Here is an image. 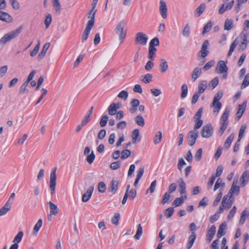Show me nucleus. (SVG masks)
Listing matches in <instances>:
<instances>
[{
	"mask_svg": "<svg viewBox=\"0 0 249 249\" xmlns=\"http://www.w3.org/2000/svg\"><path fill=\"white\" fill-rule=\"evenodd\" d=\"M218 84V78L215 77L213 78L209 84L210 87H212L213 89L215 88Z\"/></svg>",
	"mask_w": 249,
	"mask_h": 249,
	"instance_id": "61",
	"label": "nucleus"
},
{
	"mask_svg": "<svg viewBox=\"0 0 249 249\" xmlns=\"http://www.w3.org/2000/svg\"><path fill=\"white\" fill-rule=\"evenodd\" d=\"M248 212L246 210H244L241 213L240 219L239 220V223L240 225H243L246 220V216H247Z\"/></svg>",
	"mask_w": 249,
	"mask_h": 249,
	"instance_id": "63",
	"label": "nucleus"
},
{
	"mask_svg": "<svg viewBox=\"0 0 249 249\" xmlns=\"http://www.w3.org/2000/svg\"><path fill=\"white\" fill-rule=\"evenodd\" d=\"M53 6L55 12L59 14L61 9V5L59 0H53Z\"/></svg>",
	"mask_w": 249,
	"mask_h": 249,
	"instance_id": "37",
	"label": "nucleus"
},
{
	"mask_svg": "<svg viewBox=\"0 0 249 249\" xmlns=\"http://www.w3.org/2000/svg\"><path fill=\"white\" fill-rule=\"evenodd\" d=\"M106 190V184L103 182H100L98 184V190L99 192L103 193L105 192Z\"/></svg>",
	"mask_w": 249,
	"mask_h": 249,
	"instance_id": "62",
	"label": "nucleus"
},
{
	"mask_svg": "<svg viewBox=\"0 0 249 249\" xmlns=\"http://www.w3.org/2000/svg\"><path fill=\"white\" fill-rule=\"evenodd\" d=\"M128 96V92L126 90H123L118 94L117 97L125 100L127 98Z\"/></svg>",
	"mask_w": 249,
	"mask_h": 249,
	"instance_id": "59",
	"label": "nucleus"
},
{
	"mask_svg": "<svg viewBox=\"0 0 249 249\" xmlns=\"http://www.w3.org/2000/svg\"><path fill=\"white\" fill-rule=\"evenodd\" d=\"M234 1L231 0L230 2H229L227 4L226 6H225V5L224 4H222L218 10V13L220 15H222L225 11L230 10L232 7L233 5H234Z\"/></svg>",
	"mask_w": 249,
	"mask_h": 249,
	"instance_id": "19",
	"label": "nucleus"
},
{
	"mask_svg": "<svg viewBox=\"0 0 249 249\" xmlns=\"http://www.w3.org/2000/svg\"><path fill=\"white\" fill-rule=\"evenodd\" d=\"M184 201L183 196H181L180 197L176 198L173 202V204L175 207H178L181 205Z\"/></svg>",
	"mask_w": 249,
	"mask_h": 249,
	"instance_id": "51",
	"label": "nucleus"
},
{
	"mask_svg": "<svg viewBox=\"0 0 249 249\" xmlns=\"http://www.w3.org/2000/svg\"><path fill=\"white\" fill-rule=\"evenodd\" d=\"M49 204L50 206V213H51V215H56L58 213L59 211V209L57 205L54 204L51 201H50L49 202Z\"/></svg>",
	"mask_w": 249,
	"mask_h": 249,
	"instance_id": "27",
	"label": "nucleus"
},
{
	"mask_svg": "<svg viewBox=\"0 0 249 249\" xmlns=\"http://www.w3.org/2000/svg\"><path fill=\"white\" fill-rule=\"evenodd\" d=\"M160 44L159 39L158 37H154L149 43L150 48H155V46H159Z\"/></svg>",
	"mask_w": 249,
	"mask_h": 249,
	"instance_id": "49",
	"label": "nucleus"
},
{
	"mask_svg": "<svg viewBox=\"0 0 249 249\" xmlns=\"http://www.w3.org/2000/svg\"><path fill=\"white\" fill-rule=\"evenodd\" d=\"M174 212V208L172 207H169L166 209L164 212V214L167 218L171 217L173 214Z\"/></svg>",
	"mask_w": 249,
	"mask_h": 249,
	"instance_id": "52",
	"label": "nucleus"
},
{
	"mask_svg": "<svg viewBox=\"0 0 249 249\" xmlns=\"http://www.w3.org/2000/svg\"><path fill=\"white\" fill-rule=\"evenodd\" d=\"M237 44V43L236 42V40L233 41V42L231 43V44L230 46L229 51L227 54L228 57H230L231 56L232 52L234 51L235 48H236Z\"/></svg>",
	"mask_w": 249,
	"mask_h": 249,
	"instance_id": "54",
	"label": "nucleus"
},
{
	"mask_svg": "<svg viewBox=\"0 0 249 249\" xmlns=\"http://www.w3.org/2000/svg\"><path fill=\"white\" fill-rule=\"evenodd\" d=\"M229 114L230 110L228 108H226L221 117L220 122H228V119Z\"/></svg>",
	"mask_w": 249,
	"mask_h": 249,
	"instance_id": "43",
	"label": "nucleus"
},
{
	"mask_svg": "<svg viewBox=\"0 0 249 249\" xmlns=\"http://www.w3.org/2000/svg\"><path fill=\"white\" fill-rule=\"evenodd\" d=\"M228 68L225 61L220 60L217 64L215 72L217 74H222V78L226 79L227 78Z\"/></svg>",
	"mask_w": 249,
	"mask_h": 249,
	"instance_id": "5",
	"label": "nucleus"
},
{
	"mask_svg": "<svg viewBox=\"0 0 249 249\" xmlns=\"http://www.w3.org/2000/svg\"><path fill=\"white\" fill-rule=\"evenodd\" d=\"M227 227V225L225 222H223L219 226L218 232L217 233V237L218 238H221L222 236L225 234V230Z\"/></svg>",
	"mask_w": 249,
	"mask_h": 249,
	"instance_id": "24",
	"label": "nucleus"
},
{
	"mask_svg": "<svg viewBox=\"0 0 249 249\" xmlns=\"http://www.w3.org/2000/svg\"><path fill=\"white\" fill-rule=\"evenodd\" d=\"M148 36L142 32L137 33L135 38V43L142 45H145L148 40Z\"/></svg>",
	"mask_w": 249,
	"mask_h": 249,
	"instance_id": "7",
	"label": "nucleus"
},
{
	"mask_svg": "<svg viewBox=\"0 0 249 249\" xmlns=\"http://www.w3.org/2000/svg\"><path fill=\"white\" fill-rule=\"evenodd\" d=\"M118 181L112 180L110 184V191L112 194H115L118 189Z\"/></svg>",
	"mask_w": 249,
	"mask_h": 249,
	"instance_id": "42",
	"label": "nucleus"
},
{
	"mask_svg": "<svg viewBox=\"0 0 249 249\" xmlns=\"http://www.w3.org/2000/svg\"><path fill=\"white\" fill-rule=\"evenodd\" d=\"M42 225V220L41 219H39L34 228V232L36 233Z\"/></svg>",
	"mask_w": 249,
	"mask_h": 249,
	"instance_id": "57",
	"label": "nucleus"
},
{
	"mask_svg": "<svg viewBox=\"0 0 249 249\" xmlns=\"http://www.w3.org/2000/svg\"><path fill=\"white\" fill-rule=\"evenodd\" d=\"M220 187L222 188H224L225 187V183L222 182V180L221 178H218L214 185L213 191H215L217 189H218Z\"/></svg>",
	"mask_w": 249,
	"mask_h": 249,
	"instance_id": "38",
	"label": "nucleus"
},
{
	"mask_svg": "<svg viewBox=\"0 0 249 249\" xmlns=\"http://www.w3.org/2000/svg\"><path fill=\"white\" fill-rule=\"evenodd\" d=\"M23 235V231H19L14 237L12 242L13 244L10 246L9 249H18V244L21 241Z\"/></svg>",
	"mask_w": 249,
	"mask_h": 249,
	"instance_id": "9",
	"label": "nucleus"
},
{
	"mask_svg": "<svg viewBox=\"0 0 249 249\" xmlns=\"http://www.w3.org/2000/svg\"><path fill=\"white\" fill-rule=\"evenodd\" d=\"M170 194L168 192H166L163 196L161 203L165 204L166 203H169L170 202Z\"/></svg>",
	"mask_w": 249,
	"mask_h": 249,
	"instance_id": "56",
	"label": "nucleus"
},
{
	"mask_svg": "<svg viewBox=\"0 0 249 249\" xmlns=\"http://www.w3.org/2000/svg\"><path fill=\"white\" fill-rule=\"evenodd\" d=\"M237 183V180H233L232 185L229 192V194H230V196L233 197V195L237 196L239 194L240 188L239 186L236 185Z\"/></svg>",
	"mask_w": 249,
	"mask_h": 249,
	"instance_id": "17",
	"label": "nucleus"
},
{
	"mask_svg": "<svg viewBox=\"0 0 249 249\" xmlns=\"http://www.w3.org/2000/svg\"><path fill=\"white\" fill-rule=\"evenodd\" d=\"M196 233L195 231L192 232L191 234L190 235V236L188 238V242L186 245V249H190L194 243V242L196 239Z\"/></svg>",
	"mask_w": 249,
	"mask_h": 249,
	"instance_id": "21",
	"label": "nucleus"
},
{
	"mask_svg": "<svg viewBox=\"0 0 249 249\" xmlns=\"http://www.w3.org/2000/svg\"><path fill=\"white\" fill-rule=\"evenodd\" d=\"M9 202H6L4 205L0 209V216L5 215L11 208Z\"/></svg>",
	"mask_w": 249,
	"mask_h": 249,
	"instance_id": "30",
	"label": "nucleus"
},
{
	"mask_svg": "<svg viewBox=\"0 0 249 249\" xmlns=\"http://www.w3.org/2000/svg\"><path fill=\"white\" fill-rule=\"evenodd\" d=\"M108 120V117L107 115H104L100 119V125L101 127H104L106 125Z\"/></svg>",
	"mask_w": 249,
	"mask_h": 249,
	"instance_id": "53",
	"label": "nucleus"
},
{
	"mask_svg": "<svg viewBox=\"0 0 249 249\" xmlns=\"http://www.w3.org/2000/svg\"><path fill=\"white\" fill-rule=\"evenodd\" d=\"M233 27V21L231 19H227L224 24V29L229 31Z\"/></svg>",
	"mask_w": 249,
	"mask_h": 249,
	"instance_id": "36",
	"label": "nucleus"
},
{
	"mask_svg": "<svg viewBox=\"0 0 249 249\" xmlns=\"http://www.w3.org/2000/svg\"><path fill=\"white\" fill-rule=\"evenodd\" d=\"M234 139V134L232 133L226 139L225 142L224 146V147L226 149H228L231 145V142H232Z\"/></svg>",
	"mask_w": 249,
	"mask_h": 249,
	"instance_id": "32",
	"label": "nucleus"
},
{
	"mask_svg": "<svg viewBox=\"0 0 249 249\" xmlns=\"http://www.w3.org/2000/svg\"><path fill=\"white\" fill-rule=\"evenodd\" d=\"M121 104L119 103L111 104L108 107V113L110 115H114L117 113V110L120 108Z\"/></svg>",
	"mask_w": 249,
	"mask_h": 249,
	"instance_id": "13",
	"label": "nucleus"
},
{
	"mask_svg": "<svg viewBox=\"0 0 249 249\" xmlns=\"http://www.w3.org/2000/svg\"><path fill=\"white\" fill-rule=\"evenodd\" d=\"M201 74V69L198 67L195 68L192 73V79L193 82L200 76Z\"/></svg>",
	"mask_w": 249,
	"mask_h": 249,
	"instance_id": "26",
	"label": "nucleus"
},
{
	"mask_svg": "<svg viewBox=\"0 0 249 249\" xmlns=\"http://www.w3.org/2000/svg\"><path fill=\"white\" fill-rule=\"evenodd\" d=\"M56 167H54L52 170L50 178V189L51 195H53L55 192V188L56 186Z\"/></svg>",
	"mask_w": 249,
	"mask_h": 249,
	"instance_id": "6",
	"label": "nucleus"
},
{
	"mask_svg": "<svg viewBox=\"0 0 249 249\" xmlns=\"http://www.w3.org/2000/svg\"><path fill=\"white\" fill-rule=\"evenodd\" d=\"M120 219V215L119 213H115L111 218V222L112 224L117 226L119 224V221Z\"/></svg>",
	"mask_w": 249,
	"mask_h": 249,
	"instance_id": "48",
	"label": "nucleus"
},
{
	"mask_svg": "<svg viewBox=\"0 0 249 249\" xmlns=\"http://www.w3.org/2000/svg\"><path fill=\"white\" fill-rule=\"evenodd\" d=\"M159 65L160 70L161 73L165 72L168 69V65L167 61L163 58L160 59Z\"/></svg>",
	"mask_w": 249,
	"mask_h": 249,
	"instance_id": "23",
	"label": "nucleus"
},
{
	"mask_svg": "<svg viewBox=\"0 0 249 249\" xmlns=\"http://www.w3.org/2000/svg\"><path fill=\"white\" fill-rule=\"evenodd\" d=\"M0 20L7 23H10L12 22L13 18L8 13L0 11Z\"/></svg>",
	"mask_w": 249,
	"mask_h": 249,
	"instance_id": "16",
	"label": "nucleus"
},
{
	"mask_svg": "<svg viewBox=\"0 0 249 249\" xmlns=\"http://www.w3.org/2000/svg\"><path fill=\"white\" fill-rule=\"evenodd\" d=\"M157 49L156 48L149 47L148 58L151 60H154L155 58Z\"/></svg>",
	"mask_w": 249,
	"mask_h": 249,
	"instance_id": "31",
	"label": "nucleus"
},
{
	"mask_svg": "<svg viewBox=\"0 0 249 249\" xmlns=\"http://www.w3.org/2000/svg\"><path fill=\"white\" fill-rule=\"evenodd\" d=\"M21 30V27H19L18 28L5 34L0 39V45L5 44L7 42L10 41L11 40L15 38L20 33Z\"/></svg>",
	"mask_w": 249,
	"mask_h": 249,
	"instance_id": "3",
	"label": "nucleus"
},
{
	"mask_svg": "<svg viewBox=\"0 0 249 249\" xmlns=\"http://www.w3.org/2000/svg\"><path fill=\"white\" fill-rule=\"evenodd\" d=\"M135 122L140 126L142 127L144 125V120L141 115H137L135 118Z\"/></svg>",
	"mask_w": 249,
	"mask_h": 249,
	"instance_id": "33",
	"label": "nucleus"
},
{
	"mask_svg": "<svg viewBox=\"0 0 249 249\" xmlns=\"http://www.w3.org/2000/svg\"><path fill=\"white\" fill-rule=\"evenodd\" d=\"M52 20V16L51 15V14H48L46 16L45 21H44V23H45L46 28H48L49 27L51 23Z\"/></svg>",
	"mask_w": 249,
	"mask_h": 249,
	"instance_id": "58",
	"label": "nucleus"
},
{
	"mask_svg": "<svg viewBox=\"0 0 249 249\" xmlns=\"http://www.w3.org/2000/svg\"><path fill=\"white\" fill-rule=\"evenodd\" d=\"M179 193L181 195H183L186 193V184L182 178L180 179V183L179 185Z\"/></svg>",
	"mask_w": 249,
	"mask_h": 249,
	"instance_id": "39",
	"label": "nucleus"
},
{
	"mask_svg": "<svg viewBox=\"0 0 249 249\" xmlns=\"http://www.w3.org/2000/svg\"><path fill=\"white\" fill-rule=\"evenodd\" d=\"M190 34V27L189 24H186L182 31L183 36L185 37H188Z\"/></svg>",
	"mask_w": 249,
	"mask_h": 249,
	"instance_id": "50",
	"label": "nucleus"
},
{
	"mask_svg": "<svg viewBox=\"0 0 249 249\" xmlns=\"http://www.w3.org/2000/svg\"><path fill=\"white\" fill-rule=\"evenodd\" d=\"M207 87V83L206 81H200L198 86V91L199 94L203 93Z\"/></svg>",
	"mask_w": 249,
	"mask_h": 249,
	"instance_id": "28",
	"label": "nucleus"
},
{
	"mask_svg": "<svg viewBox=\"0 0 249 249\" xmlns=\"http://www.w3.org/2000/svg\"><path fill=\"white\" fill-rule=\"evenodd\" d=\"M126 22L124 20L119 21L115 29V33L118 36L120 44H122L126 36V30L124 28Z\"/></svg>",
	"mask_w": 249,
	"mask_h": 249,
	"instance_id": "1",
	"label": "nucleus"
},
{
	"mask_svg": "<svg viewBox=\"0 0 249 249\" xmlns=\"http://www.w3.org/2000/svg\"><path fill=\"white\" fill-rule=\"evenodd\" d=\"M249 85V73H247L241 85V89H244Z\"/></svg>",
	"mask_w": 249,
	"mask_h": 249,
	"instance_id": "45",
	"label": "nucleus"
},
{
	"mask_svg": "<svg viewBox=\"0 0 249 249\" xmlns=\"http://www.w3.org/2000/svg\"><path fill=\"white\" fill-rule=\"evenodd\" d=\"M247 106V101H244L241 105H238V109L236 113V120H239L245 112Z\"/></svg>",
	"mask_w": 249,
	"mask_h": 249,
	"instance_id": "15",
	"label": "nucleus"
},
{
	"mask_svg": "<svg viewBox=\"0 0 249 249\" xmlns=\"http://www.w3.org/2000/svg\"><path fill=\"white\" fill-rule=\"evenodd\" d=\"M233 202V197L229 196L228 195H225L219 207V211H218V213H222L224 209H230L231 207Z\"/></svg>",
	"mask_w": 249,
	"mask_h": 249,
	"instance_id": "4",
	"label": "nucleus"
},
{
	"mask_svg": "<svg viewBox=\"0 0 249 249\" xmlns=\"http://www.w3.org/2000/svg\"><path fill=\"white\" fill-rule=\"evenodd\" d=\"M50 43L49 42H47L44 44V45L43 47V48L41 51V52L39 53V54L37 56V58L38 60L42 59L44 56L45 55L47 51L49 48L50 47Z\"/></svg>",
	"mask_w": 249,
	"mask_h": 249,
	"instance_id": "22",
	"label": "nucleus"
},
{
	"mask_svg": "<svg viewBox=\"0 0 249 249\" xmlns=\"http://www.w3.org/2000/svg\"><path fill=\"white\" fill-rule=\"evenodd\" d=\"M91 118V115L86 113L81 123L86 125L90 121Z\"/></svg>",
	"mask_w": 249,
	"mask_h": 249,
	"instance_id": "64",
	"label": "nucleus"
},
{
	"mask_svg": "<svg viewBox=\"0 0 249 249\" xmlns=\"http://www.w3.org/2000/svg\"><path fill=\"white\" fill-rule=\"evenodd\" d=\"M206 9V4L201 3L195 10V15L196 17H199L203 13Z\"/></svg>",
	"mask_w": 249,
	"mask_h": 249,
	"instance_id": "25",
	"label": "nucleus"
},
{
	"mask_svg": "<svg viewBox=\"0 0 249 249\" xmlns=\"http://www.w3.org/2000/svg\"><path fill=\"white\" fill-rule=\"evenodd\" d=\"M198 137V133L195 130H191L189 132L187 136V141L190 146H193L196 143Z\"/></svg>",
	"mask_w": 249,
	"mask_h": 249,
	"instance_id": "10",
	"label": "nucleus"
},
{
	"mask_svg": "<svg viewBox=\"0 0 249 249\" xmlns=\"http://www.w3.org/2000/svg\"><path fill=\"white\" fill-rule=\"evenodd\" d=\"M94 190V187L91 186H90L86 192L84 193L82 197V200L84 202H87L90 198Z\"/></svg>",
	"mask_w": 249,
	"mask_h": 249,
	"instance_id": "18",
	"label": "nucleus"
},
{
	"mask_svg": "<svg viewBox=\"0 0 249 249\" xmlns=\"http://www.w3.org/2000/svg\"><path fill=\"white\" fill-rule=\"evenodd\" d=\"M213 129L211 124L204 125L201 130V136L203 138H209L213 135Z\"/></svg>",
	"mask_w": 249,
	"mask_h": 249,
	"instance_id": "8",
	"label": "nucleus"
},
{
	"mask_svg": "<svg viewBox=\"0 0 249 249\" xmlns=\"http://www.w3.org/2000/svg\"><path fill=\"white\" fill-rule=\"evenodd\" d=\"M212 106L214 107L213 112H216V114H218L222 107L221 103L220 102H217L215 103L212 102Z\"/></svg>",
	"mask_w": 249,
	"mask_h": 249,
	"instance_id": "44",
	"label": "nucleus"
},
{
	"mask_svg": "<svg viewBox=\"0 0 249 249\" xmlns=\"http://www.w3.org/2000/svg\"><path fill=\"white\" fill-rule=\"evenodd\" d=\"M215 232L216 227L215 226L212 225L209 230L206 236V240L208 242L211 241L213 237L215 235Z\"/></svg>",
	"mask_w": 249,
	"mask_h": 249,
	"instance_id": "20",
	"label": "nucleus"
},
{
	"mask_svg": "<svg viewBox=\"0 0 249 249\" xmlns=\"http://www.w3.org/2000/svg\"><path fill=\"white\" fill-rule=\"evenodd\" d=\"M159 10L161 17L163 18H166L167 17V9L166 3L162 0H160V2Z\"/></svg>",
	"mask_w": 249,
	"mask_h": 249,
	"instance_id": "11",
	"label": "nucleus"
},
{
	"mask_svg": "<svg viewBox=\"0 0 249 249\" xmlns=\"http://www.w3.org/2000/svg\"><path fill=\"white\" fill-rule=\"evenodd\" d=\"M221 126L218 132V135L221 136L228 125V122H220Z\"/></svg>",
	"mask_w": 249,
	"mask_h": 249,
	"instance_id": "35",
	"label": "nucleus"
},
{
	"mask_svg": "<svg viewBox=\"0 0 249 249\" xmlns=\"http://www.w3.org/2000/svg\"><path fill=\"white\" fill-rule=\"evenodd\" d=\"M142 233V229L141 224H140L138 226L136 234L134 235V238L139 240Z\"/></svg>",
	"mask_w": 249,
	"mask_h": 249,
	"instance_id": "46",
	"label": "nucleus"
},
{
	"mask_svg": "<svg viewBox=\"0 0 249 249\" xmlns=\"http://www.w3.org/2000/svg\"><path fill=\"white\" fill-rule=\"evenodd\" d=\"M96 11L97 10H95L93 12V13L90 17V19L88 21L86 28L83 32L82 36V41L83 42L88 39L89 33L93 27Z\"/></svg>",
	"mask_w": 249,
	"mask_h": 249,
	"instance_id": "2",
	"label": "nucleus"
},
{
	"mask_svg": "<svg viewBox=\"0 0 249 249\" xmlns=\"http://www.w3.org/2000/svg\"><path fill=\"white\" fill-rule=\"evenodd\" d=\"M188 93V87L186 84H183L181 86V97L182 99L185 98Z\"/></svg>",
	"mask_w": 249,
	"mask_h": 249,
	"instance_id": "40",
	"label": "nucleus"
},
{
	"mask_svg": "<svg viewBox=\"0 0 249 249\" xmlns=\"http://www.w3.org/2000/svg\"><path fill=\"white\" fill-rule=\"evenodd\" d=\"M141 81L144 83H149L152 81L153 76L150 73H147L144 76H142Z\"/></svg>",
	"mask_w": 249,
	"mask_h": 249,
	"instance_id": "34",
	"label": "nucleus"
},
{
	"mask_svg": "<svg viewBox=\"0 0 249 249\" xmlns=\"http://www.w3.org/2000/svg\"><path fill=\"white\" fill-rule=\"evenodd\" d=\"M202 155V149L201 148H199L196 151L195 156V159L196 161H199L200 160Z\"/></svg>",
	"mask_w": 249,
	"mask_h": 249,
	"instance_id": "60",
	"label": "nucleus"
},
{
	"mask_svg": "<svg viewBox=\"0 0 249 249\" xmlns=\"http://www.w3.org/2000/svg\"><path fill=\"white\" fill-rule=\"evenodd\" d=\"M209 45L208 40H205L202 43L200 53H201V57L205 58L208 54L209 51L208 50V47Z\"/></svg>",
	"mask_w": 249,
	"mask_h": 249,
	"instance_id": "14",
	"label": "nucleus"
},
{
	"mask_svg": "<svg viewBox=\"0 0 249 249\" xmlns=\"http://www.w3.org/2000/svg\"><path fill=\"white\" fill-rule=\"evenodd\" d=\"M162 138V132L160 131H158L154 138V143L155 144L159 143L161 142Z\"/></svg>",
	"mask_w": 249,
	"mask_h": 249,
	"instance_id": "41",
	"label": "nucleus"
},
{
	"mask_svg": "<svg viewBox=\"0 0 249 249\" xmlns=\"http://www.w3.org/2000/svg\"><path fill=\"white\" fill-rule=\"evenodd\" d=\"M242 35H243V38L242 39V42L239 45L238 49L239 51H242L244 50L246 47L247 45V37L248 36V34L247 32L246 29H244V31L242 32Z\"/></svg>",
	"mask_w": 249,
	"mask_h": 249,
	"instance_id": "12",
	"label": "nucleus"
},
{
	"mask_svg": "<svg viewBox=\"0 0 249 249\" xmlns=\"http://www.w3.org/2000/svg\"><path fill=\"white\" fill-rule=\"evenodd\" d=\"M139 130L138 129H136L132 131V142L133 143H135L136 142H140L141 138L139 137Z\"/></svg>",
	"mask_w": 249,
	"mask_h": 249,
	"instance_id": "29",
	"label": "nucleus"
},
{
	"mask_svg": "<svg viewBox=\"0 0 249 249\" xmlns=\"http://www.w3.org/2000/svg\"><path fill=\"white\" fill-rule=\"evenodd\" d=\"M213 23L212 21H209L204 27L202 31V35L208 32L212 28Z\"/></svg>",
	"mask_w": 249,
	"mask_h": 249,
	"instance_id": "47",
	"label": "nucleus"
},
{
	"mask_svg": "<svg viewBox=\"0 0 249 249\" xmlns=\"http://www.w3.org/2000/svg\"><path fill=\"white\" fill-rule=\"evenodd\" d=\"M131 151L128 149H124L121 152V159L124 160L127 159L130 156Z\"/></svg>",
	"mask_w": 249,
	"mask_h": 249,
	"instance_id": "55",
	"label": "nucleus"
}]
</instances>
